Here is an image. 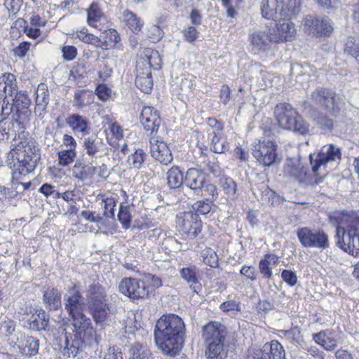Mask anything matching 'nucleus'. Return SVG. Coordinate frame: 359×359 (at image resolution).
Returning <instances> with one entry per match:
<instances>
[{"mask_svg": "<svg viewBox=\"0 0 359 359\" xmlns=\"http://www.w3.org/2000/svg\"><path fill=\"white\" fill-rule=\"evenodd\" d=\"M198 32L194 27H189L183 32L185 40L189 43L194 41L198 38Z\"/></svg>", "mask_w": 359, "mask_h": 359, "instance_id": "nucleus-64", "label": "nucleus"}, {"mask_svg": "<svg viewBox=\"0 0 359 359\" xmlns=\"http://www.w3.org/2000/svg\"><path fill=\"white\" fill-rule=\"evenodd\" d=\"M168 184L171 189L180 187L184 184L182 172L177 167H172L167 172Z\"/></svg>", "mask_w": 359, "mask_h": 359, "instance_id": "nucleus-33", "label": "nucleus"}, {"mask_svg": "<svg viewBox=\"0 0 359 359\" xmlns=\"http://www.w3.org/2000/svg\"><path fill=\"white\" fill-rule=\"evenodd\" d=\"M13 104L12 107L8 111L10 113L13 111L14 109L19 110L20 107L27 108L29 105V99L27 95L23 92H16L15 95V98L13 100Z\"/></svg>", "mask_w": 359, "mask_h": 359, "instance_id": "nucleus-45", "label": "nucleus"}, {"mask_svg": "<svg viewBox=\"0 0 359 359\" xmlns=\"http://www.w3.org/2000/svg\"><path fill=\"white\" fill-rule=\"evenodd\" d=\"M281 278L290 286H294L297 283V277L294 272L290 270H283Z\"/></svg>", "mask_w": 359, "mask_h": 359, "instance_id": "nucleus-57", "label": "nucleus"}, {"mask_svg": "<svg viewBox=\"0 0 359 359\" xmlns=\"http://www.w3.org/2000/svg\"><path fill=\"white\" fill-rule=\"evenodd\" d=\"M344 52L359 63V38L349 36L344 44Z\"/></svg>", "mask_w": 359, "mask_h": 359, "instance_id": "nucleus-37", "label": "nucleus"}, {"mask_svg": "<svg viewBox=\"0 0 359 359\" xmlns=\"http://www.w3.org/2000/svg\"><path fill=\"white\" fill-rule=\"evenodd\" d=\"M118 218L123 227L126 229H128L130 226L132 218L130 213V208L128 206L121 205Z\"/></svg>", "mask_w": 359, "mask_h": 359, "instance_id": "nucleus-47", "label": "nucleus"}, {"mask_svg": "<svg viewBox=\"0 0 359 359\" xmlns=\"http://www.w3.org/2000/svg\"><path fill=\"white\" fill-rule=\"evenodd\" d=\"M198 270L194 265H191L182 268L180 270V274L182 278L190 285L194 290L196 291V285L198 283Z\"/></svg>", "mask_w": 359, "mask_h": 359, "instance_id": "nucleus-29", "label": "nucleus"}, {"mask_svg": "<svg viewBox=\"0 0 359 359\" xmlns=\"http://www.w3.org/2000/svg\"><path fill=\"white\" fill-rule=\"evenodd\" d=\"M121 293L131 299H142L147 296L148 290L144 284H140L139 280L133 278H124L118 285Z\"/></svg>", "mask_w": 359, "mask_h": 359, "instance_id": "nucleus-14", "label": "nucleus"}, {"mask_svg": "<svg viewBox=\"0 0 359 359\" xmlns=\"http://www.w3.org/2000/svg\"><path fill=\"white\" fill-rule=\"evenodd\" d=\"M222 187L229 198L233 200L237 197V185L232 179H225L222 182Z\"/></svg>", "mask_w": 359, "mask_h": 359, "instance_id": "nucleus-48", "label": "nucleus"}, {"mask_svg": "<svg viewBox=\"0 0 359 359\" xmlns=\"http://www.w3.org/2000/svg\"><path fill=\"white\" fill-rule=\"evenodd\" d=\"M250 41L255 53L266 51L271 48L272 43H275L271 30L267 27L252 32L250 34Z\"/></svg>", "mask_w": 359, "mask_h": 359, "instance_id": "nucleus-15", "label": "nucleus"}, {"mask_svg": "<svg viewBox=\"0 0 359 359\" xmlns=\"http://www.w3.org/2000/svg\"><path fill=\"white\" fill-rule=\"evenodd\" d=\"M223 6L226 10L228 17L233 18L236 13L235 6L236 5V0H222Z\"/></svg>", "mask_w": 359, "mask_h": 359, "instance_id": "nucleus-63", "label": "nucleus"}, {"mask_svg": "<svg viewBox=\"0 0 359 359\" xmlns=\"http://www.w3.org/2000/svg\"><path fill=\"white\" fill-rule=\"evenodd\" d=\"M203 262L205 264L212 268L218 266V257L212 249L208 248L202 252Z\"/></svg>", "mask_w": 359, "mask_h": 359, "instance_id": "nucleus-43", "label": "nucleus"}, {"mask_svg": "<svg viewBox=\"0 0 359 359\" xmlns=\"http://www.w3.org/2000/svg\"><path fill=\"white\" fill-rule=\"evenodd\" d=\"M140 118L144 128L150 132V135L158 131L161 120L158 111L154 107H144Z\"/></svg>", "mask_w": 359, "mask_h": 359, "instance_id": "nucleus-18", "label": "nucleus"}, {"mask_svg": "<svg viewBox=\"0 0 359 359\" xmlns=\"http://www.w3.org/2000/svg\"><path fill=\"white\" fill-rule=\"evenodd\" d=\"M265 350L269 351L271 359H285V351L278 341L273 340L269 345L265 344Z\"/></svg>", "mask_w": 359, "mask_h": 359, "instance_id": "nucleus-40", "label": "nucleus"}, {"mask_svg": "<svg viewBox=\"0 0 359 359\" xmlns=\"http://www.w3.org/2000/svg\"><path fill=\"white\" fill-rule=\"evenodd\" d=\"M102 144V141L93 136L85 138L83 140V147L88 156H94L99 151Z\"/></svg>", "mask_w": 359, "mask_h": 359, "instance_id": "nucleus-39", "label": "nucleus"}, {"mask_svg": "<svg viewBox=\"0 0 359 359\" xmlns=\"http://www.w3.org/2000/svg\"><path fill=\"white\" fill-rule=\"evenodd\" d=\"M83 42L88 44L95 45L97 47L101 48L102 49L108 48V42L107 41H102L97 36L90 34L88 32Z\"/></svg>", "mask_w": 359, "mask_h": 359, "instance_id": "nucleus-52", "label": "nucleus"}, {"mask_svg": "<svg viewBox=\"0 0 359 359\" xmlns=\"http://www.w3.org/2000/svg\"><path fill=\"white\" fill-rule=\"evenodd\" d=\"M8 104V102L6 103L4 100L2 102L0 101V132L6 134L8 133V129L3 127L2 124L4 126L7 123V116L10 114L7 107Z\"/></svg>", "mask_w": 359, "mask_h": 359, "instance_id": "nucleus-50", "label": "nucleus"}, {"mask_svg": "<svg viewBox=\"0 0 359 359\" xmlns=\"http://www.w3.org/2000/svg\"><path fill=\"white\" fill-rule=\"evenodd\" d=\"M300 5V0H262V15L266 19L281 21L297 15Z\"/></svg>", "mask_w": 359, "mask_h": 359, "instance_id": "nucleus-4", "label": "nucleus"}, {"mask_svg": "<svg viewBox=\"0 0 359 359\" xmlns=\"http://www.w3.org/2000/svg\"><path fill=\"white\" fill-rule=\"evenodd\" d=\"M224 342L205 343L207 348L205 355L207 359H224L226 357V350L224 346Z\"/></svg>", "mask_w": 359, "mask_h": 359, "instance_id": "nucleus-32", "label": "nucleus"}, {"mask_svg": "<svg viewBox=\"0 0 359 359\" xmlns=\"http://www.w3.org/2000/svg\"><path fill=\"white\" fill-rule=\"evenodd\" d=\"M137 66L140 67H149L154 69H158L161 67V58L159 53L155 50H148L145 52L144 56L139 58Z\"/></svg>", "mask_w": 359, "mask_h": 359, "instance_id": "nucleus-25", "label": "nucleus"}, {"mask_svg": "<svg viewBox=\"0 0 359 359\" xmlns=\"http://www.w3.org/2000/svg\"><path fill=\"white\" fill-rule=\"evenodd\" d=\"M38 318L34 316L32 317V328L37 330H45L48 325V320L46 318V313L44 311H41L37 314Z\"/></svg>", "mask_w": 359, "mask_h": 359, "instance_id": "nucleus-49", "label": "nucleus"}, {"mask_svg": "<svg viewBox=\"0 0 359 359\" xmlns=\"http://www.w3.org/2000/svg\"><path fill=\"white\" fill-rule=\"evenodd\" d=\"M297 235L304 248L326 249L330 245L328 236L320 229L302 227L297 230Z\"/></svg>", "mask_w": 359, "mask_h": 359, "instance_id": "nucleus-7", "label": "nucleus"}, {"mask_svg": "<svg viewBox=\"0 0 359 359\" xmlns=\"http://www.w3.org/2000/svg\"><path fill=\"white\" fill-rule=\"evenodd\" d=\"M292 123L293 126H292L291 128H288L287 130H292L302 135L306 134L309 132V125L305 123L303 118L298 114L296 115Z\"/></svg>", "mask_w": 359, "mask_h": 359, "instance_id": "nucleus-46", "label": "nucleus"}, {"mask_svg": "<svg viewBox=\"0 0 359 359\" xmlns=\"http://www.w3.org/2000/svg\"><path fill=\"white\" fill-rule=\"evenodd\" d=\"M123 18L129 29L134 33L140 32L143 26V22L131 11H125Z\"/></svg>", "mask_w": 359, "mask_h": 359, "instance_id": "nucleus-35", "label": "nucleus"}, {"mask_svg": "<svg viewBox=\"0 0 359 359\" xmlns=\"http://www.w3.org/2000/svg\"><path fill=\"white\" fill-rule=\"evenodd\" d=\"M341 153L339 147L330 144L323 146L315 160V164H313L312 156L310 155L311 163L313 165L312 174L316 175L322 168L327 165V163L337 161L341 159Z\"/></svg>", "mask_w": 359, "mask_h": 359, "instance_id": "nucleus-10", "label": "nucleus"}, {"mask_svg": "<svg viewBox=\"0 0 359 359\" xmlns=\"http://www.w3.org/2000/svg\"><path fill=\"white\" fill-rule=\"evenodd\" d=\"M253 156L260 164L270 166L277 156L276 145L271 140H259L254 146Z\"/></svg>", "mask_w": 359, "mask_h": 359, "instance_id": "nucleus-11", "label": "nucleus"}, {"mask_svg": "<svg viewBox=\"0 0 359 359\" xmlns=\"http://www.w3.org/2000/svg\"><path fill=\"white\" fill-rule=\"evenodd\" d=\"M94 96L88 90L76 91L74 94V105L78 108H82L90 104L93 102Z\"/></svg>", "mask_w": 359, "mask_h": 359, "instance_id": "nucleus-36", "label": "nucleus"}, {"mask_svg": "<svg viewBox=\"0 0 359 359\" xmlns=\"http://www.w3.org/2000/svg\"><path fill=\"white\" fill-rule=\"evenodd\" d=\"M80 343H83L81 340L76 338V340L72 341L70 344L69 341L65 337V346L63 348V355L67 359L74 358L78 353L79 346Z\"/></svg>", "mask_w": 359, "mask_h": 359, "instance_id": "nucleus-41", "label": "nucleus"}, {"mask_svg": "<svg viewBox=\"0 0 359 359\" xmlns=\"http://www.w3.org/2000/svg\"><path fill=\"white\" fill-rule=\"evenodd\" d=\"M40 156L35 142L32 140L20 142L12 149L7 156V163L13 170V177L27 175L34 170Z\"/></svg>", "mask_w": 359, "mask_h": 359, "instance_id": "nucleus-3", "label": "nucleus"}, {"mask_svg": "<svg viewBox=\"0 0 359 359\" xmlns=\"http://www.w3.org/2000/svg\"><path fill=\"white\" fill-rule=\"evenodd\" d=\"M163 36V32L159 25H152L148 28V37L152 42L159 41Z\"/></svg>", "mask_w": 359, "mask_h": 359, "instance_id": "nucleus-54", "label": "nucleus"}, {"mask_svg": "<svg viewBox=\"0 0 359 359\" xmlns=\"http://www.w3.org/2000/svg\"><path fill=\"white\" fill-rule=\"evenodd\" d=\"M43 303L50 310H55L61 306V293L57 288H50L43 294Z\"/></svg>", "mask_w": 359, "mask_h": 359, "instance_id": "nucleus-30", "label": "nucleus"}, {"mask_svg": "<svg viewBox=\"0 0 359 359\" xmlns=\"http://www.w3.org/2000/svg\"><path fill=\"white\" fill-rule=\"evenodd\" d=\"M311 98L316 104L324 107L334 116H337L344 105V99L329 89L316 90L312 93Z\"/></svg>", "mask_w": 359, "mask_h": 359, "instance_id": "nucleus-8", "label": "nucleus"}, {"mask_svg": "<svg viewBox=\"0 0 359 359\" xmlns=\"http://www.w3.org/2000/svg\"><path fill=\"white\" fill-rule=\"evenodd\" d=\"M273 309V304L266 300L259 301L256 306L257 312L262 315H265Z\"/></svg>", "mask_w": 359, "mask_h": 359, "instance_id": "nucleus-61", "label": "nucleus"}, {"mask_svg": "<svg viewBox=\"0 0 359 359\" xmlns=\"http://www.w3.org/2000/svg\"><path fill=\"white\" fill-rule=\"evenodd\" d=\"M177 226L180 231L194 238L201 232L202 224L197 213L187 212L178 216Z\"/></svg>", "mask_w": 359, "mask_h": 359, "instance_id": "nucleus-12", "label": "nucleus"}, {"mask_svg": "<svg viewBox=\"0 0 359 359\" xmlns=\"http://www.w3.org/2000/svg\"><path fill=\"white\" fill-rule=\"evenodd\" d=\"M214 135L212 138L210 149L215 153L222 154L227 149L226 141L222 138V130L216 133L215 130L212 132Z\"/></svg>", "mask_w": 359, "mask_h": 359, "instance_id": "nucleus-38", "label": "nucleus"}, {"mask_svg": "<svg viewBox=\"0 0 359 359\" xmlns=\"http://www.w3.org/2000/svg\"><path fill=\"white\" fill-rule=\"evenodd\" d=\"M226 327L218 322H211L203 327V337L205 343L224 342Z\"/></svg>", "mask_w": 359, "mask_h": 359, "instance_id": "nucleus-20", "label": "nucleus"}, {"mask_svg": "<svg viewBox=\"0 0 359 359\" xmlns=\"http://www.w3.org/2000/svg\"><path fill=\"white\" fill-rule=\"evenodd\" d=\"M16 345L22 355L31 357L38 353L39 343L33 337L21 335Z\"/></svg>", "mask_w": 359, "mask_h": 359, "instance_id": "nucleus-24", "label": "nucleus"}, {"mask_svg": "<svg viewBox=\"0 0 359 359\" xmlns=\"http://www.w3.org/2000/svg\"><path fill=\"white\" fill-rule=\"evenodd\" d=\"M127 359H151L150 351L140 344L132 345L126 356Z\"/></svg>", "mask_w": 359, "mask_h": 359, "instance_id": "nucleus-34", "label": "nucleus"}, {"mask_svg": "<svg viewBox=\"0 0 359 359\" xmlns=\"http://www.w3.org/2000/svg\"><path fill=\"white\" fill-rule=\"evenodd\" d=\"M185 325L181 318L175 314L162 316L156 322L154 339L156 346L170 356L179 353L184 344Z\"/></svg>", "mask_w": 359, "mask_h": 359, "instance_id": "nucleus-1", "label": "nucleus"}, {"mask_svg": "<svg viewBox=\"0 0 359 359\" xmlns=\"http://www.w3.org/2000/svg\"><path fill=\"white\" fill-rule=\"evenodd\" d=\"M205 182V173L202 170L190 168L184 177V184L191 189L201 190Z\"/></svg>", "mask_w": 359, "mask_h": 359, "instance_id": "nucleus-23", "label": "nucleus"}, {"mask_svg": "<svg viewBox=\"0 0 359 359\" xmlns=\"http://www.w3.org/2000/svg\"><path fill=\"white\" fill-rule=\"evenodd\" d=\"M297 112L288 103H279L274 109V116L278 123V125L284 128H291L292 123V122L296 117Z\"/></svg>", "mask_w": 359, "mask_h": 359, "instance_id": "nucleus-17", "label": "nucleus"}, {"mask_svg": "<svg viewBox=\"0 0 359 359\" xmlns=\"http://www.w3.org/2000/svg\"><path fill=\"white\" fill-rule=\"evenodd\" d=\"M96 94L101 100L106 101L110 97L111 90L105 84H100L96 88Z\"/></svg>", "mask_w": 359, "mask_h": 359, "instance_id": "nucleus-58", "label": "nucleus"}, {"mask_svg": "<svg viewBox=\"0 0 359 359\" xmlns=\"http://www.w3.org/2000/svg\"><path fill=\"white\" fill-rule=\"evenodd\" d=\"M63 58L66 60H74L77 55V49L73 46H65L62 48Z\"/></svg>", "mask_w": 359, "mask_h": 359, "instance_id": "nucleus-59", "label": "nucleus"}, {"mask_svg": "<svg viewBox=\"0 0 359 359\" xmlns=\"http://www.w3.org/2000/svg\"><path fill=\"white\" fill-rule=\"evenodd\" d=\"M335 237L337 245L344 251L352 255L359 254V211L341 212Z\"/></svg>", "mask_w": 359, "mask_h": 359, "instance_id": "nucleus-2", "label": "nucleus"}, {"mask_svg": "<svg viewBox=\"0 0 359 359\" xmlns=\"http://www.w3.org/2000/svg\"><path fill=\"white\" fill-rule=\"evenodd\" d=\"M72 321V331L76 338L89 346L97 344V335L90 319L84 313L69 318Z\"/></svg>", "mask_w": 359, "mask_h": 359, "instance_id": "nucleus-6", "label": "nucleus"}, {"mask_svg": "<svg viewBox=\"0 0 359 359\" xmlns=\"http://www.w3.org/2000/svg\"><path fill=\"white\" fill-rule=\"evenodd\" d=\"M36 94L35 113L39 112V116H43L49 102V93L46 86L43 83L39 84Z\"/></svg>", "mask_w": 359, "mask_h": 359, "instance_id": "nucleus-27", "label": "nucleus"}, {"mask_svg": "<svg viewBox=\"0 0 359 359\" xmlns=\"http://www.w3.org/2000/svg\"><path fill=\"white\" fill-rule=\"evenodd\" d=\"M76 150L63 149L58 152V164L67 166L73 163L76 156Z\"/></svg>", "mask_w": 359, "mask_h": 359, "instance_id": "nucleus-42", "label": "nucleus"}, {"mask_svg": "<svg viewBox=\"0 0 359 359\" xmlns=\"http://www.w3.org/2000/svg\"><path fill=\"white\" fill-rule=\"evenodd\" d=\"M313 341L320 345L325 350L333 351L337 346V340L331 336V332L322 330L318 333L313 334Z\"/></svg>", "mask_w": 359, "mask_h": 359, "instance_id": "nucleus-26", "label": "nucleus"}, {"mask_svg": "<svg viewBox=\"0 0 359 359\" xmlns=\"http://www.w3.org/2000/svg\"><path fill=\"white\" fill-rule=\"evenodd\" d=\"M88 308L94 320L98 323L103 322L108 315L104 290L97 283L92 284L87 293Z\"/></svg>", "mask_w": 359, "mask_h": 359, "instance_id": "nucleus-5", "label": "nucleus"}, {"mask_svg": "<svg viewBox=\"0 0 359 359\" xmlns=\"http://www.w3.org/2000/svg\"><path fill=\"white\" fill-rule=\"evenodd\" d=\"M290 19L281 20L276 24L275 28L271 32L274 42L280 43L285 41H290L294 37L296 29Z\"/></svg>", "mask_w": 359, "mask_h": 359, "instance_id": "nucleus-19", "label": "nucleus"}, {"mask_svg": "<svg viewBox=\"0 0 359 359\" xmlns=\"http://www.w3.org/2000/svg\"><path fill=\"white\" fill-rule=\"evenodd\" d=\"M64 306L69 318L84 312L86 304L81 293L76 285H74L65 294Z\"/></svg>", "mask_w": 359, "mask_h": 359, "instance_id": "nucleus-13", "label": "nucleus"}, {"mask_svg": "<svg viewBox=\"0 0 359 359\" xmlns=\"http://www.w3.org/2000/svg\"><path fill=\"white\" fill-rule=\"evenodd\" d=\"M144 154L142 150H137L128 157V163L135 168H139L144 162Z\"/></svg>", "mask_w": 359, "mask_h": 359, "instance_id": "nucleus-53", "label": "nucleus"}, {"mask_svg": "<svg viewBox=\"0 0 359 359\" xmlns=\"http://www.w3.org/2000/svg\"><path fill=\"white\" fill-rule=\"evenodd\" d=\"M150 149L151 156L161 163L168 165L172 161V154L166 142L158 137L150 138Z\"/></svg>", "mask_w": 359, "mask_h": 359, "instance_id": "nucleus-16", "label": "nucleus"}, {"mask_svg": "<svg viewBox=\"0 0 359 359\" xmlns=\"http://www.w3.org/2000/svg\"><path fill=\"white\" fill-rule=\"evenodd\" d=\"M136 86L144 93H150L153 88L151 71L149 67H140L137 66L135 79Z\"/></svg>", "mask_w": 359, "mask_h": 359, "instance_id": "nucleus-22", "label": "nucleus"}, {"mask_svg": "<svg viewBox=\"0 0 359 359\" xmlns=\"http://www.w3.org/2000/svg\"><path fill=\"white\" fill-rule=\"evenodd\" d=\"M303 29L306 32L316 36L330 35L333 31L329 18L311 15H308L304 19Z\"/></svg>", "mask_w": 359, "mask_h": 359, "instance_id": "nucleus-9", "label": "nucleus"}, {"mask_svg": "<svg viewBox=\"0 0 359 359\" xmlns=\"http://www.w3.org/2000/svg\"><path fill=\"white\" fill-rule=\"evenodd\" d=\"M103 17V13L97 4H93L88 10V23L92 27H96L95 22L100 21Z\"/></svg>", "mask_w": 359, "mask_h": 359, "instance_id": "nucleus-44", "label": "nucleus"}, {"mask_svg": "<svg viewBox=\"0 0 359 359\" xmlns=\"http://www.w3.org/2000/svg\"><path fill=\"white\" fill-rule=\"evenodd\" d=\"M211 204L212 201H210V198H206V201H197L194 204V209L196 211L195 213H197L198 215L208 213L211 210Z\"/></svg>", "mask_w": 359, "mask_h": 359, "instance_id": "nucleus-55", "label": "nucleus"}, {"mask_svg": "<svg viewBox=\"0 0 359 359\" xmlns=\"http://www.w3.org/2000/svg\"><path fill=\"white\" fill-rule=\"evenodd\" d=\"M3 80L5 81L4 91L6 94L13 95V92L15 91V84L14 75L8 74L3 75Z\"/></svg>", "mask_w": 359, "mask_h": 359, "instance_id": "nucleus-56", "label": "nucleus"}, {"mask_svg": "<svg viewBox=\"0 0 359 359\" xmlns=\"http://www.w3.org/2000/svg\"><path fill=\"white\" fill-rule=\"evenodd\" d=\"M102 202L104 203V215L107 217H113L116 205V198L112 195L109 196H104Z\"/></svg>", "mask_w": 359, "mask_h": 359, "instance_id": "nucleus-51", "label": "nucleus"}, {"mask_svg": "<svg viewBox=\"0 0 359 359\" xmlns=\"http://www.w3.org/2000/svg\"><path fill=\"white\" fill-rule=\"evenodd\" d=\"M279 262V257L274 254H266L259 264V269L264 277L270 278L272 276L271 266H276Z\"/></svg>", "mask_w": 359, "mask_h": 359, "instance_id": "nucleus-28", "label": "nucleus"}, {"mask_svg": "<svg viewBox=\"0 0 359 359\" xmlns=\"http://www.w3.org/2000/svg\"><path fill=\"white\" fill-rule=\"evenodd\" d=\"M81 216L83 219L95 224H100L102 221V217L100 214H96L95 212H90L88 210L82 211L81 212Z\"/></svg>", "mask_w": 359, "mask_h": 359, "instance_id": "nucleus-60", "label": "nucleus"}, {"mask_svg": "<svg viewBox=\"0 0 359 359\" xmlns=\"http://www.w3.org/2000/svg\"><path fill=\"white\" fill-rule=\"evenodd\" d=\"M30 46L31 43L29 42H22L20 43L15 48H14V55L19 57H24L29 50Z\"/></svg>", "mask_w": 359, "mask_h": 359, "instance_id": "nucleus-62", "label": "nucleus"}, {"mask_svg": "<svg viewBox=\"0 0 359 359\" xmlns=\"http://www.w3.org/2000/svg\"><path fill=\"white\" fill-rule=\"evenodd\" d=\"M67 123L75 133L86 134L90 131L87 119L79 114L71 115L67 118Z\"/></svg>", "mask_w": 359, "mask_h": 359, "instance_id": "nucleus-31", "label": "nucleus"}, {"mask_svg": "<svg viewBox=\"0 0 359 359\" xmlns=\"http://www.w3.org/2000/svg\"><path fill=\"white\" fill-rule=\"evenodd\" d=\"M285 172L290 176L294 177L297 179L299 183L305 184H319L322 182L321 178H315L314 180L311 177V174L308 173L306 169L300 163H297L296 165L287 164L285 168Z\"/></svg>", "mask_w": 359, "mask_h": 359, "instance_id": "nucleus-21", "label": "nucleus"}]
</instances>
